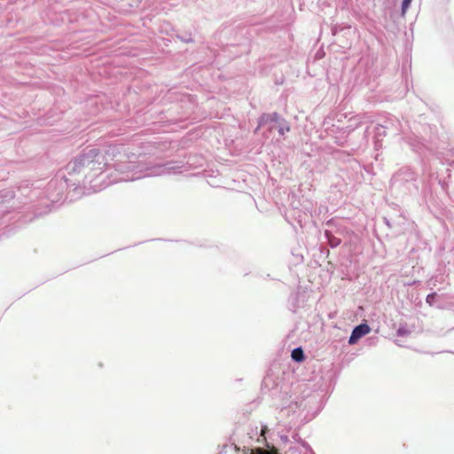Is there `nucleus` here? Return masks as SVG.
Here are the masks:
<instances>
[{"label":"nucleus","mask_w":454,"mask_h":454,"mask_svg":"<svg viewBox=\"0 0 454 454\" xmlns=\"http://www.w3.org/2000/svg\"><path fill=\"white\" fill-rule=\"evenodd\" d=\"M278 119V114L277 113H273L272 114H262L260 118L259 125H263L268 121H277Z\"/></svg>","instance_id":"obj_3"},{"label":"nucleus","mask_w":454,"mask_h":454,"mask_svg":"<svg viewBox=\"0 0 454 454\" xmlns=\"http://www.w3.org/2000/svg\"><path fill=\"white\" fill-rule=\"evenodd\" d=\"M412 0H403L402 3V12L403 13H405L408 8L410 7V4Z\"/></svg>","instance_id":"obj_6"},{"label":"nucleus","mask_w":454,"mask_h":454,"mask_svg":"<svg viewBox=\"0 0 454 454\" xmlns=\"http://www.w3.org/2000/svg\"><path fill=\"white\" fill-rule=\"evenodd\" d=\"M369 333V325L362 324L356 326L349 338V344H355L362 336Z\"/></svg>","instance_id":"obj_1"},{"label":"nucleus","mask_w":454,"mask_h":454,"mask_svg":"<svg viewBox=\"0 0 454 454\" xmlns=\"http://www.w3.org/2000/svg\"><path fill=\"white\" fill-rule=\"evenodd\" d=\"M257 452L258 454H278V450L275 448H272L271 450H269L258 449Z\"/></svg>","instance_id":"obj_5"},{"label":"nucleus","mask_w":454,"mask_h":454,"mask_svg":"<svg viewBox=\"0 0 454 454\" xmlns=\"http://www.w3.org/2000/svg\"><path fill=\"white\" fill-rule=\"evenodd\" d=\"M91 156H97L99 153V151L97 149H91L89 153Z\"/></svg>","instance_id":"obj_9"},{"label":"nucleus","mask_w":454,"mask_h":454,"mask_svg":"<svg viewBox=\"0 0 454 454\" xmlns=\"http://www.w3.org/2000/svg\"><path fill=\"white\" fill-rule=\"evenodd\" d=\"M334 243H335V245H338V242H336V240H333V243H332V246H334Z\"/></svg>","instance_id":"obj_10"},{"label":"nucleus","mask_w":454,"mask_h":454,"mask_svg":"<svg viewBox=\"0 0 454 454\" xmlns=\"http://www.w3.org/2000/svg\"><path fill=\"white\" fill-rule=\"evenodd\" d=\"M334 243H335V245H338V242H336V240H333V243H332V246H334Z\"/></svg>","instance_id":"obj_12"},{"label":"nucleus","mask_w":454,"mask_h":454,"mask_svg":"<svg viewBox=\"0 0 454 454\" xmlns=\"http://www.w3.org/2000/svg\"><path fill=\"white\" fill-rule=\"evenodd\" d=\"M292 358L294 361L301 362L304 359V354L301 348H297L292 351Z\"/></svg>","instance_id":"obj_4"},{"label":"nucleus","mask_w":454,"mask_h":454,"mask_svg":"<svg viewBox=\"0 0 454 454\" xmlns=\"http://www.w3.org/2000/svg\"><path fill=\"white\" fill-rule=\"evenodd\" d=\"M386 136V129L383 126H377L374 129V138H375V147L378 149L382 146V137Z\"/></svg>","instance_id":"obj_2"},{"label":"nucleus","mask_w":454,"mask_h":454,"mask_svg":"<svg viewBox=\"0 0 454 454\" xmlns=\"http://www.w3.org/2000/svg\"><path fill=\"white\" fill-rule=\"evenodd\" d=\"M289 130H290L289 126L280 127L278 129V133L283 136V135H285L286 132H288Z\"/></svg>","instance_id":"obj_7"},{"label":"nucleus","mask_w":454,"mask_h":454,"mask_svg":"<svg viewBox=\"0 0 454 454\" xmlns=\"http://www.w3.org/2000/svg\"><path fill=\"white\" fill-rule=\"evenodd\" d=\"M434 298V294H428L427 297V302L432 303Z\"/></svg>","instance_id":"obj_8"},{"label":"nucleus","mask_w":454,"mask_h":454,"mask_svg":"<svg viewBox=\"0 0 454 454\" xmlns=\"http://www.w3.org/2000/svg\"><path fill=\"white\" fill-rule=\"evenodd\" d=\"M334 243H335V245H338V242H336V240H333V243H332V246H334Z\"/></svg>","instance_id":"obj_11"}]
</instances>
